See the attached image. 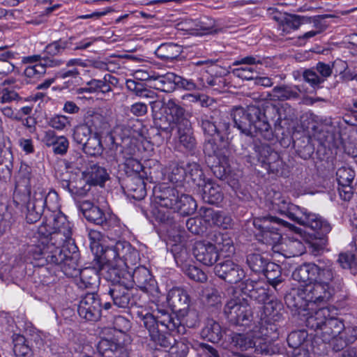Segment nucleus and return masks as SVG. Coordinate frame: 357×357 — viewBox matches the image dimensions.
I'll return each instance as SVG.
<instances>
[{"mask_svg": "<svg viewBox=\"0 0 357 357\" xmlns=\"http://www.w3.org/2000/svg\"><path fill=\"white\" fill-rule=\"evenodd\" d=\"M141 319L149 331L151 340L166 349H172L176 343L172 333L183 335L186 332V328L180 319L165 310H158L156 314L146 313L142 315Z\"/></svg>", "mask_w": 357, "mask_h": 357, "instance_id": "f257e3e1", "label": "nucleus"}, {"mask_svg": "<svg viewBox=\"0 0 357 357\" xmlns=\"http://www.w3.org/2000/svg\"><path fill=\"white\" fill-rule=\"evenodd\" d=\"M28 252L40 265L47 262L59 266L67 277L77 278L82 270L79 264V254L74 242L58 247L50 245L44 250L39 247H30Z\"/></svg>", "mask_w": 357, "mask_h": 357, "instance_id": "f03ea898", "label": "nucleus"}, {"mask_svg": "<svg viewBox=\"0 0 357 357\" xmlns=\"http://www.w3.org/2000/svg\"><path fill=\"white\" fill-rule=\"evenodd\" d=\"M72 231L66 217L59 212H52L33 236L30 247H39L45 250L50 245L56 247L72 243Z\"/></svg>", "mask_w": 357, "mask_h": 357, "instance_id": "7ed1b4c3", "label": "nucleus"}, {"mask_svg": "<svg viewBox=\"0 0 357 357\" xmlns=\"http://www.w3.org/2000/svg\"><path fill=\"white\" fill-rule=\"evenodd\" d=\"M231 116L234 127L242 134L247 136H261L271 140L273 137V131L268 122L265 109L256 105L247 107H236L232 109Z\"/></svg>", "mask_w": 357, "mask_h": 357, "instance_id": "20e7f679", "label": "nucleus"}, {"mask_svg": "<svg viewBox=\"0 0 357 357\" xmlns=\"http://www.w3.org/2000/svg\"><path fill=\"white\" fill-rule=\"evenodd\" d=\"M287 215L294 222L314 231L315 239L308 243L310 251L314 256L322 253L328 244L327 235L332 229L329 222L319 215L307 212L298 207L288 211Z\"/></svg>", "mask_w": 357, "mask_h": 357, "instance_id": "39448f33", "label": "nucleus"}, {"mask_svg": "<svg viewBox=\"0 0 357 357\" xmlns=\"http://www.w3.org/2000/svg\"><path fill=\"white\" fill-rule=\"evenodd\" d=\"M104 278L112 282L109 294L114 305L122 308L142 306L139 296L131 289L130 271L109 268L104 273Z\"/></svg>", "mask_w": 357, "mask_h": 357, "instance_id": "423d86ee", "label": "nucleus"}, {"mask_svg": "<svg viewBox=\"0 0 357 357\" xmlns=\"http://www.w3.org/2000/svg\"><path fill=\"white\" fill-rule=\"evenodd\" d=\"M307 328L315 332L314 337L324 343H331L344 329V323L337 317H329V311L321 308L309 316L305 321Z\"/></svg>", "mask_w": 357, "mask_h": 357, "instance_id": "0eeeda50", "label": "nucleus"}, {"mask_svg": "<svg viewBox=\"0 0 357 357\" xmlns=\"http://www.w3.org/2000/svg\"><path fill=\"white\" fill-rule=\"evenodd\" d=\"M254 227L258 230L256 236L263 243L275 245L282 239V227H289L294 229L295 227L288 222L275 216H264L253 220Z\"/></svg>", "mask_w": 357, "mask_h": 357, "instance_id": "6e6552de", "label": "nucleus"}, {"mask_svg": "<svg viewBox=\"0 0 357 357\" xmlns=\"http://www.w3.org/2000/svg\"><path fill=\"white\" fill-rule=\"evenodd\" d=\"M58 195L55 191L50 192L46 195L45 192L41 188L36 190L33 195L29 192V199L26 204V220L28 223L32 224L38 221L43 213L45 206L50 208V201H57Z\"/></svg>", "mask_w": 357, "mask_h": 357, "instance_id": "1a4fd4ad", "label": "nucleus"}, {"mask_svg": "<svg viewBox=\"0 0 357 357\" xmlns=\"http://www.w3.org/2000/svg\"><path fill=\"white\" fill-rule=\"evenodd\" d=\"M224 312L231 325L248 326L253 321L252 310L244 298L229 301L224 307Z\"/></svg>", "mask_w": 357, "mask_h": 357, "instance_id": "9d476101", "label": "nucleus"}, {"mask_svg": "<svg viewBox=\"0 0 357 357\" xmlns=\"http://www.w3.org/2000/svg\"><path fill=\"white\" fill-rule=\"evenodd\" d=\"M165 112L167 114V121H169L168 126L159 125L158 130L165 132L169 137L171 135L175 125H177L178 128L189 126L191 124L186 117L185 109L177 104L174 100H169L165 103Z\"/></svg>", "mask_w": 357, "mask_h": 357, "instance_id": "9b49d317", "label": "nucleus"}, {"mask_svg": "<svg viewBox=\"0 0 357 357\" xmlns=\"http://www.w3.org/2000/svg\"><path fill=\"white\" fill-rule=\"evenodd\" d=\"M77 312L80 317L87 321H96L101 317L102 302L100 296L95 293H86L79 301Z\"/></svg>", "mask_w": 357, "mask_h": 357, "instance_id": "f8f14e48", "label": "nucleus"}, {"mask_svg": "<svg viewBox=\"0 0 357 357\" xmlns=\"http://www.w3.org/2000/svg\"><path fill=\"white\" fill-rule=\"evenodd\" d=\"M106 148L108 149L107 155L110 158L109 160L112 164L122 163L125 164L128 160L135 158V150L132 146H119L115 142L114 137L108 133L105 137Z\"/></svg>", "mask_w": 357, "mask_h": 357, "instance_id": "ddd939ff", "label": "nucleus"}, {"mask_svg": "<svg viewBox=\"0 0 357 357\" xmlns=\"http://www.w3.org/2000/svg\"><path fill=\"white\" fill-rule=\"evenodd\" d=\"M308 304L324 305L328 303L335 293L333 287H326L316 282L301 286Z\"/></svg>", "mask_w": 357, "mask_h": 357, "instance_id": "4468645a", "label": "nucleus"}, {"mask_svg": "<svg viewBox=\"0 0 357 357\" xmlns=\"http://www.w3.org/2000/svg\"><path fill=\"white\" fill-rule=\"evenodd\" d=\"M214 272L218 278L230 284H236L245 276V271L241 266L230 259L215 264Z\"/></svg>", "mask_w": 357, "mask_h": 357, "instance_id": "2eb2a0df", "label": "nucleus"}, {"mask_svg": "<svg viewBox=\"0 0 357 357\" xmlns=\"http://www.w3.org/2000/svg\"><path fill=\"white\" fill-rule=\"evenodd\" d=\"M99 265L102 276L104 277V273H106L109 268H116L119 271H127L124 268H121V264L118 260V253L116 249V243L112 245H101V255L98 257L96 262Z\"/></svg>", "mask_w": 357, "mask_h": 357, "instance_id": "dca6fc26", "label": "nucleus"}, {"mask_svg": "<svg viewBox=\"0 0 357 357\" xmlns=\"http://www.w3.org/2000/svg\"><path fill=\"white\" fill-rule=\"evenodd\" d=\"M239 287L243 294L259 303H264L269 298L266 284L262 281L248 279Z\"/></svg>", "mask_w": 357, "mask_h": 357, "instance_id": "f3484780", "label": "nucleus"}, {"mask_svg": "<svg viewBox=\"0 0 357 357\" xmlns=\"http://www.w3.org/2000/svg\"><path fill=\"white\" fill-rule=\"evenodd\" d=\"M97 350L101 357H129V350L127 347L114 339H101Z\"/></svg>", "mask_w": 357, "mask_h": 357, "instance_id": "a211bd4d", "label": "nucleus"}, {"mask_svg": "<svg viewBox=\"0 0 357 357\" xmlns=\"http://www.w3.org/2000/svg\"><path fill=\"white\" fill-rule=\"evenodd\" d=\"M193 255L196 259L205 266L213 265L218 259V253L212 243L197 241L193 247Z\"/></svg>", "mask_w": 357, "mask_h": 357, "instance_id": "6ab92c4d", "label": "nucleus"}, {"mask_svg": "<svg viewBox=\"0 0 357 357\" xmlns=\"http://www.w3.org/2000/svg\"><path fill=\"white\" fill-rule=\"evenodd\" d=\"M116 249L121 268H123V266L129 268L130 266L135 265L139 260L138 251L128 241H119L116 242Z\"/></svg>", "mask_w": 357, "mask_h": 357, "instance_id": "aec40b11", "label": "nucleus"}, {"mask_svg": "<svg viewBox=\"0 0 357 357\" xmlns=\"http://www.w3.org/2000/svg\"><path fill=\"white\" fill-rule=\"evenodd\" d=\"M180 193L176 188L160 186L154 190L155 202L160 206L174 211Z\"/></svg>", "mask_w": 357, "mask_h": 357, "instance_id": "412c9836", "label": "nucleus"}, {"mask_svg": "<svg viewBox=\"0 0 357 357\" xmlns=\"http://www.w3.org/2000/svg\"><path fill=\"white\" fill-rule=\"evenodd\" d=\"M144 176L128 175L123 180L124 190L128 197L141 200L146 195Z\"/></svg>", "mask_w": 357, "mask_h": 357, "instance_id": "4be33fe9", "label": "nucleus"}, {"mask_svg": "<svg viewBox=\"0 0 357 357\" xmlns=\"http://www.w3.org/2000/svg\"><path fill=\"white\" fill-rule=\"evenodd\" d=\"M301 287L292 288L284 297L285 303L293 314H299L305 311L308 305L307 299Z\"/></svg>", "mask_w": 357, "mask_h": 357, "instance_id": "5701e85b", "label": "nucleus"}, {"mask_svg": "<svg viewBox=\"0 0 357 357\" xmlns=\"http://www.w3.org/2000/svg\"><path fill=\"white\" fill-rule=\"evenodd\" d=\"M168 305L174 312H184L190 305V298L187 292L176 287L170 289L167 296Z\"/></svg>", "mask_w": 357, "mask_h": 357, "instance_id": "b1692460", "label": "nucleus"}, {"mask_svg": "<svg viewBox=\"0 0 357 357\" xmlns=\"http://www.w3.org/2000/svg\"><path fill=\"white\" fill-rule=\"evenodd\" d=\"M85 218L97 225H100L105 230H109L116 225V218L114 215L106 214L98 206L88 211Z\"/></svg>", "mask_w": 357, "mask_h": 357, "instance_id": "393cba45", "label": "nucleus"}, {"mask_svg": "<svg viewBox=\"0 0 357 357\" xmlns=\"http://www.w3.org/2000/svg\"><path fill=\"white\" fill-rule=\"evenodd\" d=\"M226 144L225 140L223 142L218 141L217 136L208 137L204 143V151L208 157H216L218 162L222 163L226 162Z\"/></svg>", "mask_w": 357, "mask_h": 357, "instance_id": "a878e982", "label": "nucleus"}, {"mask_svg": "<svg viewBox=\"0 0 357 357\" xmlns=\"http://www.w3.org/2000/svg\"><path fill=\"white\" fill-rule=\"evenodd\" d=\"M82 172L91 185H102L109 177L106 169L93 161H88L87 165Z\"/></svg>", "mask_w": 357, "mask_h": 357, "instance_id": "bb28decb", "label": "nucleus"}, {"mask_svg": "<svg viewBox=\"0 0 357 357\" xmlns=\"http://www.w3.org/2000/svg\"><path fill=\"white\" fill-rule=\"evenodd\" d=\"M256 335L252 331L245 333L233 332L229 335V342L232 347L241 351L253 349L255 345Z\"/></svg>", "mask_w": 357, "mask_h": 357, "instance_id": "cd10ccee", "label": "nucleus"}, {"mask_svg": "<svg viewBox=\"0 0 357 357\" xmlns=\"http://www.w3.org/2000/svg\"><path fill=\"white\" fill-rule=\"evenodd\" d=\"M99 275H102L99 265H93V267H86L81 270L78 275L79 277L77 284L79 288L87 289L96 287L99 282Z\"/></svg>", "mask_w": 357, "mask_h": 357, "instance_id": "c85d7f7f", "label": "nucleus"}, {"mask_svg": "<svg viewBox=\"0 0 357 357\" xmlns=\"http://www.w3.org/2000/svg\"><path fill=\"white\" fill-rule=\"evenodd\" d=\"M266 113L276 114L278 116L275 123V129L280 130L285 126H289L296 119L294 109L290 106L282 107L279 109L275 106L267 107L265 109Z\"/></svg>", "mask_w": 357, "mask_h": 357, "instance_id": "c756f323", "label": "nucleus"}, {"mask_svg": "<svg viewBox=\"0 0 357 357\" xmlns=\"http://www.w3.org/2000/svg\"><path fill=\"white\" fill-rule=\"evenodd\" d=\"M317 273H316L315 282L326 287H332L331 282L335 278L333 264L330 260H317Z\"/></svg>", "mask_w": 357, "mask_h": 357, "instance_id": "7c9ffc66", "label": "nucleus"}, {"mask_svg": "<svg viewBox=\"0 0 357 357\" xmlns=\"http://www.w3.org/2000/svg\"><path fill=\"white\" fill-rule=\"evenodd\" d=\"M131 287L135 283L139 289L148 291L149 287L154 285L155 280L149 270L144 266H139L130 273Z\"/></svg>", "mask_w": 357, "mask_h": 357, "instance_id": "2f4dec72", "label": "nucleus"}, {"mask_svg": "<svg viewBox=\"0 0 357 357\" xmlns=\"http://www.w3.org/2000/svg\"><path fill=\"white\" fill-rule=\"evenodd\" d=\"M147 79H149L151 86L157 90L167 93H170L175 90V74L173 73L150 76Z\"/></svg>", "mask_w": 357, "mask_h": 357, "instance_id": "473e14b6", "label": "nucleus"}, {"mask_svg": "<svg viewBox=\"0 0 357 357\" xmlns=\"http://www.w3.org/2000/svg\"><path fill=\"white\" fill-rule=\"evenodd\" d=\"M300 93L301 89L298 86L282 84L275 86L272 89L271 96H273L274 100L285 101L299 98Z\"/></svg>", "mask_w": 357, "mask_h": 357, "instance_id": "72a5a7b5", "label": "nucleus"}, {"mask_svg": "<svg viewBox=\"0 0 357 357\" xmlns=\"http://www.w3.org/2000/svg\"><path fill=\"white\" fill-rule=\"evenodd\" d=\"M203 216L206 221L223 229H227L231 226V218L225 213L215 211L211 208H204Z\"/></svg>", "mask_w": 357, "mask_h": 357, "instance_id": "f704fd0d", "label": "nucleus"}, {"mask_svg": "<svg viewBox=\"0 0 357 357\" xmlns=\"http://www.w3.org/2000/svg\"><path fill=\"white\" fill-rule=\"evenodd\" d=\"M199 188H202V198L204 202L217 204L222 200L223 195L218 185L208 181H205Z\"/></svg>", "mask_w": 357, "mask_h": 357, "instance_id": "c9c22d12", "label": "nucleus"}, {"mask_svg": "<svg viewBox=\"0 0 357 357\" xmlns=\"http://www.w3.org/2000/svg\"><path fill=\"white\" fill-rule=\"evenodd\" d=\"M204 339L213 343H218L222 337V331L220 325L212 319L206 320L204 326L201 331Z\"/></svg>", "mask_w": 357, "mask_h": 357, "instance_id": "e433bc0d", "label": "nucleus"}, {"mask_svg": "<svg viewBox=\"0 0 357 357\" xmlns=\"http://www.w3.org/2000/svg\"><path fill=\"white\" fill-rule=\"evenodd\" d=\"M263 307L264 319L266 322H278L282 318V303L277 299H272L264 303Z\"/></svg>", "mask_w": 357, "mask_h": 357, "instance_id": "4c0bfd02", "label": "nucleus"}, {"mask_svg": "<svg viewBox=\"0 0 357 357\" xmlns=\"http://www.w3.org/2000/svg\"><path fill=\"white\" fill-rule=\"evenodd\" d=\"M262 273H264L268 283L275 291L280 290V286L284 279L282 276L281 267L278 264L269 261Z\"/></svg>", "mask_w": 357, "mask_h": 357, "instance_id": "58836bf2", "label": "nucleus"}, {"mask_svg": "<svg viewBox=\"0 0 357 357\" xmlns=\"http://www.w3.org/2000/svg\"><path fill=\"white\" fill-rule=\"evenodd\" d=\"M197 206L196 201L193 197L181 192L174 212L187 216L193 214L197 209Z\"/></svg>", "mask_w": 357, "mask_h": 357, "instance_id": "ea45409f", "label": "nucleus"}, {"mask_svg": "<svg viewBox=\"0 0 357 357\" xmlns=\"http://www.w3.org/2000/svg\"><path fill=\"white\" fill-rule=\"evenodd\" d=\"M182 52V47L175 43H163L155 50L156 56L165 61H173Z\"/></svg>", "mask_w": 357, "mask_h": 357, "instance_id": "a19ab883", "label": "nucleus"}, {"mask_svg": "<svg viewBox=\"0 0 357 357\" xmlns=\"http://www.w3.org/2000/svg\"><path fill=\"white\" fill-rule=\"evenodd\" d=\"M219 112H214L213 114H203L199 119V124L204 135L207 137L217 135V122L215 121V116Z\"/></svg>", "mask_w": 357, "mask_h": 357, "instance_id": "79ce46f5", "label": "nucleus"}, {"mask_svg": "<svg viewBox=\"0 0 357 357\" xmlns=\"http://www.w3.org/2000/svg\"><path fill=\"white\" fill-rule=\"evenodd\" d=\"M103 149L100 135L98 132H93V135L86 142V144L82 145L83 151L91 156L101 155Z\"/></svg>", "mask_w": 357, "mask_h": 357, "instance_id": "37998d69", "label": "nucleus"}, {"mask_svg": "<svg viewBox=\"0 0 357 357\" xmlns=\"http://www.w3.org/2000/svg\"><path fill=\"white\" fill-rule=\"evenodd\" d=\"M126 85L127 89L132 92L137 96L148 98L153 100L151 102H153L157 97L154 91L145 87L144 84L142 82L133 79H128L126 80Z\"/></svg>", "mask_w": 357, "mask_h": 357, "instance_id": "c03bdc74", "label": "nucleus"}, {"mask_svg": "<svg viewBox=\"0 0 357 357\" xmlns=\"http://www.w3.org/2000/svg\"><path fill=\"white\" fill-rule=\"evenodd\" d=\"M91 186L87 178L82 172L81 176H77L72 178L71 195L83 197L91 190Z\"/></svg>", "mask_w": 357, "mask_h": 357, "instance_id": "a18cd8bd", "label": "nucleus"}, {"mask_svg": "<svg viewBox=\"0 0 357 357\" xmlns=\"http://www.w3.org/2000/svg\"><path fill=\"white\" fill-rule=\"evenodd\" d=\"M178 142L181 146L188 151H193L196 147V139L193 136L191 124L178 128Z\"/></svg>", "mask_w": 357, "mask_h": 357, "instance_id": "49530a36", "label": "nucleus"}, {"mask_svg": "<svg viewBox=\"0 0 357 357\" xmlns=\"http://www.w3.org/2000/svg\"><path fill=\"white\" fill-rule=\"evenodd\" d=\"M269 259L260 253H250L246 257V264L253 272L261 273L268 265Z\"/></svg>", "mask_w": 357, "mask_h": 357, "instance_id": "de8ad7c7", "label": "nucleus"}, {"mask_svg": "<svg viewBox=\"0 0 357 357\" xmlns=\"http://www.w3.org/2000/svg\"><path fill=\"white\" fill-rule=\"evenodd\" d=\"M12 338L13 342V352L17 356L29 357L31 356V349L23 335L14 334Z\"/></svg>", "mask_w": 357, "mask_h": 357, "instance_id": "09e8293b", "label": "nucleus"}, {"mask_svg": "<svg viewBox=\"0 0 357 357\" xmlns=\"http://www.w3.org/2000/svg\"><path fill=\"white\" fill-rule=\"evenodd\" d=\"M311 17L300 16L296 15H287L281 21V26L282 30L297 29L301 24L311 22Z\"/></svg>", "mask_w": 357, "mask_h": 357, "instance_id": "8fccbe9b", "label": "nucleus"}, {"mask_svg": "<svg viewBox=\"0 0 357 357\" xmlns=\"http://www.w3.org/2000/svg\"><path fill=\"white\" fill-rule=\"evenodd\" d=\"M88 162L85 158L78 151L71 152L68 158L64 160L66 169H82L86 167Z\"/></svg>", "mask_w": 357, "mask_h": 357, "instance_id": "3c124183", "label": "nucleus"}, {"mask_svg": "<svg viewBox=\"0 0 357 357\" xmlns=\"http://www.w3.org/2000/svg\"><path fill=\"white\" fill-rule=\"evenodd\" d=\"M86 126L91 128L94 132H98L103 129L107 124L105 117L98 112H89L85 117Z\"/></svg>", "mask_w": 357, "mask_h": 357, "instance_id": "603ef678", "label": "nucleus"}, {"mask_svg": "<svg viewBox=\"0 0 357 357\" xmlns=\"http://www.w3.org/2000/svg\"><path fill=\"white\" fill-rule=\"evenodd\" d=\"M255 345L253 347L257 354L271 356L279 352V347L256 335Z\"/></svg>", "mask_w": 357, "mask_h": 357, "instance_id": "864d4df0", "label": "nucleus"}, {"mask_svg": "<svg viewBox=\"0 0 357 357\" xmlns=\"http://www.w3.org/2000/svg\"><path fill=\"white\" fill-rule=\"evenodd\" d=\"M186 172L187 178H190L198 187L203 185L206 181L203 171L199 164L196 162L188 163Z\"/></svg>", "mask_w": 357, "mask_h": 357, "instance_id": "5fc2aeb1", "label": "nucleus"}, {"mask_svg": "<svg viewBox=\"0 0 357 357\" xmlns=\"http://www.w3.org/2000/svg\"><path fill=\"white\" fill-rule=\"evenodd\" d=\"M337 262L342 268L349 269L353 275L357 274V253H340L339 255Z\"/></svg>", "mask_w": 357, "mask_h": 357, "instance_id": "6e6d98bb", "label": "nucleus"}, {"mask_svg": "<svg viewBox=\"0 0 357 357\" xmlns=\"http://www.w3.org/2000/svg\"><path fill=\"white\" fill-rule=\"evenodd\" d=\"M171 252H172L174 259L178 265L183 266L184 264H186L190 256L188 251L183 243H174L172 246Z\"/></svg>", "mask_w": 357, "mask_h": 357, "instance_id": "4d7b16f0", "label": "nucleus"}, {"mask_svg": "<svg viewBox=\"0 0 357 357\" xmlns=\"http://www.w3.org/2000/svg\"><path fill=\"white\" fill-rule=\"evenodd\" d=\"M92 129L84 123L77 126L73 132L74 141L80 145H84L86 142L93 135Z\"/></svg>", "mask_w": 357, "mask_h": 357, "instance_id": "13d9d810", "label": "nucleus"}, {"mask_svg": "<svg viewBox=\"0 0 357 357\" xmlns=\"http://www.w3.org/2000/svg\"><path fill=\"white\" fill-rule=\"evenodd\" d=\"M182 268L184 273L190 279L195 282H204L207 280V275L205 274V273L195 266L186 264L182 266Z\"/></svg>", "mask_w": 357, "mask_h": 357, "instance_id": "bf43d9fd", "label": "nucleus"}, {"mask_svg": "<svg viewBox=\"0 0 357 357\" xmlns=\"http://www.w3.org/2000/svg\"><path fill=\"white\" fill-rule=\"evenodd\" d=\"M336 176L338 185L351 184L356 176V173L350 167H342L337 169Z\"/></svg>", "mask_w": 357, "mask_h": 357, "instance_id": "052dcab7", "label": "nucleus"}, {"mask_svg": "<svg viewBox=\"0 0 357 357\" xmlns=\"http://www.w3.org/2000/svg\"><path fill=\"white\" fill-rule=\"evenodd\" d=\"M45 67L40 62L33 65L28 66L24 71V74L27 78L35 79H40L45 74Z\"/></svg>", "mask_w": 357, "mask_h": 357, "instance_id": "680f3d73", "label": "nucleus"}, {"mask_svg": "<svg viewBox=\"0 0 357 357\" xmlns=\"http://www.w3.org/2000/svg\"><path fill=\"white\" fill-rule=\"evenodd\" d=\"M187 167H183L181 166L176 165L172 168L171 174H169V180L172 183L177 185H181L183 182L187 178Z\"/></svg>", "mask_w": 357, "mask_h": 357, "instance_id": "e2e57ef3", "label": "nucleus"}, {"mask_svg": "<svg viewBox=\"0 0 357 357\" xmlns=\"http://www.w3.org/2000/svg\"><path fill=\"white\" fill-rule=\"evenodd\" d=\"M307 337V333L303 331H293L287 337V343L291 348H298Z\"/></svg>", "mask_w": 357, "mask_h": 357, "instance_id": "0e129e2a", "label": "nucleus"}, {"mask_svg": "<svg viewBox=\"0 0 357 357\" xmlns=\"http://www.w3.org/2000/svg\"><path fill=\"white\" fill-rule=\"evenodd\" d=\"M125 172L128 175L144 176V167L136 158L127 161L124 164Z\"/></svg>", "mask_w": 357, "mask_h": 357, "instance_id": "69168bd1", "label": "nucleus"}, {"mask_svg": "<svg viewBox=\"0 0 357 357\" xmlns=\"http://www.w3.org/2000/svg\"><path fill=\"white\" fill-rule=\"evenodd\" d=\"M215 27V20L209 18L208 17H204L201 18L199 21H196L195 26H189L188 29H195V30H202L207 31H214L216 32V30L214 29Z\"/></svg>", "mask_w": 357, "mask_h": 357, "instance_id": "338daca9", "label": "nucleus"}, {"mask_svg": "<svg viewBox=\"0 0 357 357\" xmlns=\"http://www.w3.org/2000/svg\"><path fill=\"white\" fill-rule=\"evenodd\" d=\"M279 155L277 152L273 151L268 158H267L266 160H265L264 163L262 165L267 169L268 172L271 173H278V167L281 165V161L279 160Z\"/></svg>", "mask_w": 357, "mask_h": 357, "instance_id": "774afa93", "label": "nucleus"}]
</instances>
